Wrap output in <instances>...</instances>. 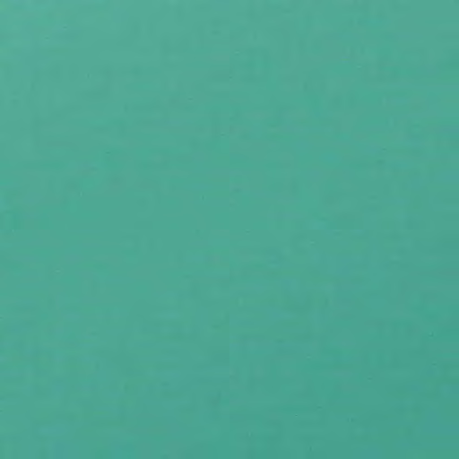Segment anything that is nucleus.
<instances>
[{
    "label": "nucleus",
    "instance_id": "3",
    "mask_svg": "<svg viewBox=\"0 0 459 459\" xmlns=\"http://www.w3.org/2000/svg\"><path fill=\"white\" fill-rule=\"evenodd\" d=\"M167 202H168V204H169V196H168Z\"/></svg>",
    "mask_w": 459,
    "mask_h": 459
},
{
    "label": "nucleus",
    "instance_id": "2",
    "mask_svg": "<svg viewBox=\"0 0 459 459\" xmlns=\"http://www.w3.org/2000/svg\"><path fill=\"white\" fill-rule=\"evenodd\" d=\"M169 383L168 382V391H167V395H168V399L169 398Z\"/></svg>",
    "mask_w": 459,
    "mask_h": 459
},
{
    "label": "nucleus",
    "instance_id": "1",
    "mask_svg": "<svg viewBox=\"0 0 459 459\" xmlns=\"http://www.w3.org/2000/svg\"><path fill=\"white\" fill-rule=\"evenodd\" d=\"M169 421V411H168V422ZM167 439H168V442L169 441V429H168V433H167Z\"/></svg>",
    "mask_w": 459,
    "mask_h": 459
},
{
    "label": "nucleus",
    "instance_id": "4",
    "mask_svg": "<svg viewBox=\"0 0 459 459\" xmlns=\"http://www.w3.org/2000/svg\"><path fill=\"white\" fill-rule=\"evenodd\" d=\"M168 459H169V452L168 451Z\"/></svg>",
    "mask_w": 459,
    "mask_h": 459
}]
</instances>
